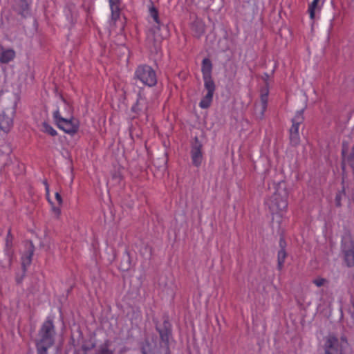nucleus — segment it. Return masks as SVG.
I'll return each instance as SVG.
<instances>
[{
    "instance_id": "393cba45",
    "label": "nucleus",
    "mask_w": 354,
    "mask_h": 354,
    "mask_svg": "<svg viewBox=\"0 0 354 354\" xmlns=\"http://www.w3.org/2000/svg\"><path fill=\"white\" fill-rule=\"evenodd\" d=\"M279 244L280 250H286V247L287 244H286V241L285 239L283 236L280 237Z\"/></svg>"
},
{
    "instance_id": "aec40b11",
    "label": "nucleus",
    "mask_w": 354,
    "mask_h": 354,
    "mask_svg": "<svg viewBox=\"0 0 354 354\" xmlns=\"http://www.w3.org/2000/svg\"><path fill=\"white\" fill-rule=\"evenodd\" d=\"M149 15L153 19L155 23L157 24L158 27L159 28L160 25V22L159 20V16H158V10L153 6H151L149 9Z\"/></svg>"
},
{
    "instance_id": "2f4dec72",
    "label": "nucleus",
    "mask_w": 354,
    "mask_h": 354,
    "mask_svg": "<svg viewBox=\"0 0 354 354\" xmlns=\"http://www.w3.org/2000/svg\"><path fill=\"white\" fill-rule=\"evenodd\" d=\"M340 340H341V344L342 346L344 344H348V340H347V338L345 335H342L340 337Z\"/></svg>"
},
{
    "instance_id": "4be33fe9",
    "label": "nucleus",
    "mask_w": 354,
    "mask_h": 354,
    "mask_svg": "<svg viewBox=\"0 0 354 354\" xmlns=\"http://www.w3.org/2000/svg\"><path fill=\"white\" fill-rule=\"evenodd\" d=\"M347 162L349 166L352 168L353 173L354 174V146L352 147L351 151L347 157Z\"/></svg>"
},
{
    "instance_id": "7c9ffc66",
    "label": "nucleus",
    "mask_w": 354,
    "mask_h": 354,
    "mask_svg": "<svg viewBox=\"0 0 354 354\" xmlns=\"http://www.w3.org/2000/svg\"><path fill=\"white\" fill-rule=\"evenodd\" d=\"M55 199L57 200L59 205V206L62 205V202H63L62 198L61 195L58 192L55 193Z\"/></svg>"
},
{
    "instance_id": "0eeeda50",
    "label": "nucleus",
    "mask_w": 354,
    "mask_h": 354,
    "mask_svg": "<svg viewBox=\"0 0 354 354\" xmlns=\"http://www.w3.org/2000/svg\"><path fill=\"white\" fill-rule=\"evenodd\" d=\"M323 348L325 354H344L342 345L339 344V339L334 333H329L325 337Z\"/></svg>"
},
{
    "instance_id": "72a5a7b5",
    "label": "nucleus",
    "mask_w": 354,
    "mask_h": 354,
    "mask_svg": "<svg viewBox=\"0 0 354 354\" xmlns=\"http://www.w3.org/2000/svg\"><path fill=\"white\" fill-rule=\"evenodd\" d=\"M46 192H47V193H48V185H47V184L46 185Z\"/></svg>"
},
{
    "instance_id": "20e7f679",
    "label": "nucleus",
    "mask_w": 354,
    "mask_h": 354,
    "mask_svg": "<svg viewBox=\"0 0 354 354\" xmlns=\"http://www.w3.org/2000/svg\"><path fill=\"white\" fill-rule=\"evenodd\" d=\"M134 77L142 84L149 87L155 86L157 83L155 71L148 65L138 66L134 73Z\"/></svg>"
},
{
    "instance_id": "39448f33",
    "label": "nucleus",
    "mask_w": 354,
    "mask_h": 354,
    "mask_svg": "<svg viewBox=\"0 0 354 354\" xmlns=\"http://www.w3.org/2000/svg\"><path fill=\"white\" fill-rule=\"evenodd\" d=\"M55 335V331L53 322L51 319H47L39 330V339L37 343L47 346H52L54 344Z\"/></svg>"
},
{
    "instance_id": "9b49d317",
    "label": "nucleus",
    "mask_w": 354,
    "mask_h": 354,
    "mask_svg": "<svg viewBox=\"0 0 354 354\" xmlns=\"http://www.w3.org/2000/svg\"><path fill=\"white\" fill-rule=\"evenodd\" d=\"M16 57V53L12 48L0 46V63L8 64Z\"/></svg>"
},
{
    "instance_id": "9d476101",
    "label": "nucleus",
    "mask_w": 354,
    "mask_h": 354,
    "mask_svg": "<svg viewBox=\"0 0 354 354\" xmlns=\"http://www.w3.org/2000/svg\"><path fill=\"white\" fill-rule=\"evenodd\" d=\"M262 78L265 82V86L261 90V112L259 115V118L261 119L263 118L268 106L269 95V75L268 73H264Z\"/></svg>"
},
{
    "instance_id": "1a4fd4ad",
    "label": "nucleus",
    "mask_w": 354,
    "mask_h": 354,
    "mask_svg": "<svg viewBox=\"0 0 354 354\" xmlns=\"http://www.w3.org/2000/svg\"><path fill=\"white\" fill-rule=\"evenodd\" d=\"M342 252L348 267L354 266V243L352 241H344L342 243Z\"/></svg>"
},
{
    "instance_id": "473e14b6",
    "label": "nucleus",
    "mask_w": 354,
    "mask_h": 354,
    "mask_svg": "<svg viewBox=\"0 0 354 354\" xmlns=\"http://www.w3.org/2000/svg\"><path fill=\"white\" fill-rule=\"evenodd\" d=\"M342 156H345V154H346V151H345L344 149H342Z\"/></svg>"
},
{
    "instance_id": "c85d7f7f",
    "label": "nucleus",
    "mask_w": 354,
    "mask_h": 354,
    "mask_svg": "<svg viewBox=\"0 0 354 354\" xmlns=\"http://www.w3.org/2000/svg\"><path fill=\"white\" fill-rule=\"evenodd\" d=\"M165 287L167 288L168 289L171 290V292L174 291V289L175 288L174 286V281L172 279H171L169 282V283H166L165 284Z\"/></svg>"
},
{
    "instance_id": "dca6fc26",
    "label": "nucleus",
    "mask_w": 354,
    "mask_h": 354,
    "mask_svg": "<svg viewBox=\"0 0 354 354\" xmlns=\"http://www.w3.org/2000/svg\"><path fill=\"white\" fill-rule=\"evenodd\" d=\"M59 108L60 112L63 114L64 117H66L67 115H70L71 107L67 102L62 98H60V101L57 106V109Z\"/></svg>"
},
{
    "instance_id": "6e6552de",
    "label": "nucleus",
    "mask_w": 354,
    "mask_h": 354,
    "mask_svg": "<svg viewBox=\"0 0 354 354\" xmlns=\"http://www.w3.org/2000/svg\"><path fill=\"white\" fill-rule=\"evenodd\" d=\"M268 207L272 213H279L285 210L288 207L286 196H282L279 193H274L269 200Z\"/></svg>"
},
{
    "instance_id": "412c9836",
    "label": "nucleus",
    "mask_w": 354,
    "mask_h": 354,
    "mask_svg": "<svg viewBox=\"0 0 354 354\" xmlns=\"http://www.w3.org/2000/svg\"><path fill=\"white\" fill-rule=\"evenodd\" d=\"M319 1V0H313V1L309 6L308 12H309L310 17L312 19H313L315 18V9L317 7Z\"/></svg>"
},
{
    "instance_id": "c9c22d12",
    "label": "nucleus",
    "mask_w": 354,
    "mask_h": 354,
    "mask_svg": "<svg viewBox=\"0 0 354 354\" xmlns=\"http://www.w3.org/2000/svg\"><path fill=\"white\" fill-rule=\"evenodd\" d=\"M144 354H145V353H144Z\"/></svg>"
},
{
    "instance_id": "7ed1b4c3",
    "label": "nucleus",
    "mask_w": 354,
    "mask_h": 354,
    "mask_svg": "<svg viewBox=\"0 0 354 354\" xmlns=\"http://www.w3.org/2000/svg\"><path fill=\"white\" fill-rule=\"evenodd\" d=\"M53 118L57 127L65 133L74 135L79 129V122L73 117H64L59 108L53 112Z\"/></svg>"
},
{
    "instance_id": "5701e85b",
    "label": "nucleus",
    "mask_w": 354,
    "mask_h": 354,
    "mask_svg": "<svg viewBox=\"0 0 354 354\" xmlns=\"http://www.w3.org/2000/svg\"><path fill=\"white\" fill-rule=\"evenodd\" d=\"M50 347V346H47L46 345L37 343V354H46L47 351Z\"/></svg>"
},
{
    "instance_id": "423d86ee",
    "label": "nucleus",
    "mask_w": 354,
    "mask_h": 354,
    "mask_svg": "<svg viewBox=\"0 0 354 354\" xmlns=\"http://www.w3.org/2000/svg\"><path fill=\"white\" fill-rule=\"evenodd\" d=\"M304 121V109L297 111L295 117L292 119V127L290 129V143L292 147H297L300 142L299 127Z\"/></svg>"
},
{
    "instance_id": "f3484780",
    "label": "nucleus",
    "mask_w": 354,
    "mask_h": 354,
    "mask_svg": "<svg viewBox=\"0 0 354 354\" xmlns=\"http://www.w3.org/2000/svg\"><path fill=\"white\" fill-rule=\"evenodd\" d=\"M145 100L142 99L140 95H138V97L137 99L136 103L131 107V111L136 114H139L142 111L145 110V107L142 104Z\"/></svg>"
},
{
    "instance_id": "f704fd0d",
    "label": "nucleus",
    "mask_w": 354,
    "mask_h": 354,
    "mask_svg": "<svg viewBox=\"0 0 354 354\" xmlns=\"http://www.w3.org/2000/svg\"><path fill=\"white\" fill-rule=\"evenodd\" d=\"M342 169H344V164L342 165Z\"/></svg>"
},
{
    "instance_id": "c756f323",
    "label": "nucleus",
    "mask_w": 354,
    "mask_h": 354,
    "mask_svg": "<svg viewBox=\"0 0 354 354\" xmlns=\"http://www.w3.org/2000/svg\"><path fill=\"white\" fill-rule=\"evenodd\" d=\"M109 6H118L120 5V0H109Z\"/></svg>"
},
{
    "instance_id": "a878e982",
    "label": "nucleus",
    "mask_w": 354,
    "mask_h": 354,
    "mask_svg": "<svg viewBox=\"0 0 354 354\" xmlns=\"http://www.w3.org/2000/svg\"><path fill=\"white\" fill-rule=\"evenodd\" d=\"M341 199H342V194L340 192L337 193L335 196V205L337 207H341Z\"/></svg>"
},
{
    "instance_id": "6ab92c4d",
    "label": "nucleus",
    "mask_w": 354,
    "mask_h": 354,
    "mask_svg": "<svg viewBox=\"0 0 354 354\" xmlns=\"http://www.w3.org/2000/svg\"><path fill=\"white\" fill-rule=\"evenodd\" d=\"M41 131L51 136H55L57 134V131L46 122L42 123Z\"/></svg>"
},
{
    "instance_id": "f03ea898",
    "label": "nucleus",
    "mask_w": 354,
    "mask_h": 354,
    "mask_svg": "<svg viewBox=\"0 0 354 354\" xmlns=\"http://www.w3.org/2000/svg\"><path fill=\"white\" fill-rule=\"evenodd\" d=\"M212 63L209 58H205L202 61V73L204 80V88L207 93L201 100V108L207 109L210 106L213 95L216 90V85L212 77Z\"/></svg>"
},
{
    "instance_id": "f8f14e48",
    "label": "nucleus",
    "mask_w": 354,
    "mask_h": 354,
    "mask_svg": "<svg viewBox=\"0 0 354 354\" xmlns=\"http://www.w3.org/2000/svg\"><path fill=\"white\" fill-rule=\"evenodd\" d=\"M190 153L192 164L198 167L199 165V142L196 136L194 138V141L192 142Z\"/></svg>"
},
{
    "instance_id": "b1692460",
    "label": "nucleus",
    "mask_w": 354,
    "mask_h": 354,
    "mask_svg": "<svg viewBox=\"0 0 354 354\" xmlns=\"http://www.w3.org/2000/svg\"><path fill=\"white\" fill-rule=\"evenodd\" d=\"M327 282V280L324 278H317L313 281V283L317 287L324 286Z\"/></svg>"
},
{
    "instance_id": "cd10ccee",
    "label": "nucleus",
    "mask_w": 354,
    "mask_h": 354,
    "mask_svg": "<svg viewBox=\"0 0 354 354\" xmlns=\"http://www.w3.org/2000/svg\"><path fill=\"white\" fill-rule=\"evenodd\" d=\"M22 7L23 8H22V12H21V14L24 15V12H26L28 10V3L27 0H23V6H22Z\"/></svg>"
},
{
    "instance_id": "2eb2a0df",
    "label": "nucleus",
    "mask_w": 354,
    "mask_h": 354,
    "mask_svg": "<svg viewBox=\"0 0 354 354\" xmlns=\"http://www.w3.org/2000/svg\"><path fill=\"white\" fill-rule=\"evenodd\" d=\"M111 20L110 23L111 25H115L117 21L120 19V6H111Z\"/></svg>"
},
{
    "instance_id": "a211bd4d",
    "label": "nucleus",
    "mask_w": 354,
    "mask_h": 354,
    "mask_svg": "<svg viewBox=\"0 0 354 354\" xmlns=\"http://www.w3.org/2000/svg\"><path fill=\"white\" fill-rule=\"evenodd\" d=\"M287 257V252L286 250H279L277 254V268L278 270H282L285 260Z\"/></svg>"
},
{
    "instance_id": "4468645a",
    "label": "nucleus",
    "mask_w": 354,
    "mask_h": 354,
    "mask_svg": "<svg viewBox=\"0 0 354 354\" xmlns=\"http://www.w3.org/2000/svg\"><path fill=\"white\" fill-rule=\"evenodd\" d=\"M33 252V246L30 243L26 252L21 257V266L24 272L26 270L27 267L31 263Z\"/></svg>"
},
{
    "instance_id": "ddd939ff",
    "label": "nucleus",
    "mask_w": 354,
    "mask_h": 354,
    "mask_svg": "<svg viewBox=\"0 0 354 354\" xmlns=\"http://www.w3.org/2000/svg\"><path fill=\"white\" fill-rule=\"evenodd\" d=\"M111 346V341L106 339L97 347L94 354H115V349Z\"/></svg>"
},
{
    "instance_id": "f257e3e1",
    "label": "nucleus",
    "mask_w": 354,
    "mask_h": 354,
    "mask_svg": "<svg viewBox=\"0 0 354 354\" xmlns=\"http://www.w3.org/2000/svg\"><path fill=\"white\" fill-rule=\"evenodd\" d=\"M17 106V96L8 91H0V130L10 131Z\"/></svg>"
},
{
    "instance_id": "bb28decb",
    "label": "nucleus",
    "mask_w": 354,
    "mask_h": 354,
    "mask_svg": "<svg viewBox=\"0 0 354 354\" xmlns=\"http://www.w3.org/2000/svg\"><path fill=\"white\" fill-rule=\"evenodd\" d=\"M52 211L57 217H59V215L61 214V209H60L59 207H55V206L53 205Z\"/></svg>"
}]
</instances>
